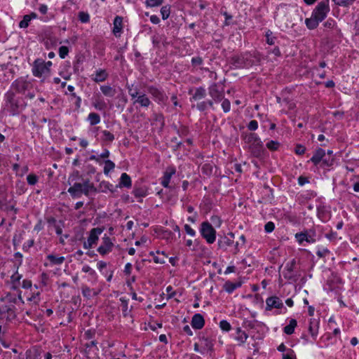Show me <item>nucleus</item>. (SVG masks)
<instances>
[{
    "mask_svg": "<svg viewBox=\"0 0 359 359\" xmlns=\"http://www.w3.org/2000/svg\"><path fill=\"white\" fill-rule=\"evenodd\" d=\"M18 300L24 304L21 292H19L17 297L11 294H8L1 299L0 304V320H4L6 322H11L15 318V304H17Z\"/></svg>",
    "mask_w": 359,
    "mask_h": 359,
    "instance_id": "1",
    "label": "nucleus"
},
{
    "mask_svg": "<svg viewBox=\"0 0 359 359\" xmlns=\"http://www.w3.org/2000/svg\"><path fill=\"white\" fill-rule=\"evenodd\" d=\"M95 191V186L89 179L83 180L82 183L75 182L68 189V192L73 198L79 197L82 194L88 196L90 192Z\"/></svg>",
    "mask_w": 359,
    "mask_h": 359,
    "instance_id": "2",
    "label": "nucleus"
},
{
    "mask_svg": "<svg viewBox=\"0 0 359 359\" xmlns=\"http://www.w3.org/2000/svg\"><path fill=\"white\" fill-rule=\"evenodd\" d=\"M248 142L250 144V149L254 156H260L264 151L262 141L255 133H251L248 136Z\"/></svg>",
    "mask_w": 359,
    "mask_h": 359,
    "instance_id": "3",
    "label": "nucleus"
},
{
    "mask_svg": "<svg viewBox=\"0 0 359 359\" xmlns=\"http://www.w3.org/2000/svg\"><path fill=\"white\" fill-rule=\"evenodd\" d=\"M330 11L329 0H324L317 4L312 14L321 22L325 19Z\"/></svg>",
    "mask_w": 359,
    "mask_h": 359,
    "instance_id": "4",
    "label": "nucleus"
},
{
    "mask_svg": "<svg viewBox=\"0 0 359 359\" xmlns=\"http://www.w3.org/2000/svg\"><path fill=\"white\" fill-rule=\"evenodd\" d=\"M200 232L207 243L212 244L215 241L216 231L208 222H202Z\"/></svg>",
    "mask_w": 359,
    "mask_h": 359,
    "instance_id": "5",
    "label": "nucleus"
},
{
    "mask_svg": "<svg viewBox=\"0 0 359 359\" xmlns=\"http://www.w3.org/2000/svg\"><path fill=\"white\" fill-rule=\"evenodd\" d=\"M316 232L313 229H310L295 234V238L299 244H302L304 241L309 243H313L316 241Z\"/></svg>",
    "mask_w": 359,
    "mask_h": 359,
    "instance_id": "6",
    "label": "nucleus"
},
{
    "mask_svg": "<svg viewBox=\"0 0 359 359\" xmlns=\"http://www.w3.org/2000/svg\"><path fill=\"white\" fill-rule=\"evenodd\" d=\"M231 64L237 68L247 67L252 65L248 54L236 55L231 58Z\"/></svg>",
    "mask_w": 359,
    "mask_h": 359,
    "instance_id": "7",
    "label": "nucleus"
},
{
    "mask_svg": "<svg viewBox=\"0 0 359 359\" xmlns=\"http://www.w3.org/2000/svg\"><path fill=\"white\" fill-rule=\"evenodd\" d=\"M33 75L41 78L42 76H47L49 75L48 68L44 64V60L42 59H36L33 63L32 67Z\"/></svg>",
    "mask_w": 359,
    "mask_h": 359,
    "instance_id": "8",
    "label": "nucleus"
},
{
    "mask_svg": "<svg viewBox=\"0 0 359 359\" xmlns=\"http://www.w3.org/2000/svg\"><path fill=\"white\" fill-rule=\"evenodd\" d=\"M103 229L99 227L93 228L90 231L89 236L86 242L83 243L85 249H90L93 246L97 244L99 239V236L102 233Z\"/></svg>",
    "mask_w": 359,
    "mask_h": 359,
    "instance_id": "9",
    "label": "nucleus"
},
{
    "mask_svg": "<svg viewBox=\"0 0 359 359\" xmlns=\"http://www.w3.org/2000/svg\"><path fill=\"white\" fill-rule=\"evenodd\" d=\"M114 248V243L111 238L106 234L102 238V243L97 248V251L101 255H105L112 251Z\"/></svg>",
    "mask_w": 359,
    "mask_h": 359,
    "instance_id": "10",
    "label": "nucleus"
},
{
    "mask_svg": "<svg viewBox=\"0 0 359 359\" xmlns=\"http://www.w3.org/2000/svg\"><path fill=\"white\" fill-rule=\"evenodd\" d=\"M209 95L217 102L224 98V89L218 83H212L208 88Z\"/></svg>",
    "mask_w": 359,
    "mask_h": 359,
    "instance_id": "11",
    "label": "nucleus"
},
{
    "mask_svg": "<svg viewBox=\"0 0 359 359\" xmlns=\"http://www.w3.org/2000/svg\"><path fill=\"white\" fill-rule=\"evenodd\" d=\"M148 93L152 96L155 101L158 102H163L167 100V96L161 89L150 86L147 88Z\"/></svg>",
    "mask_w": 359,
    "mask_h": 359,
    "instance_id": "12",
    "label": "nucleus"
},
{
    "mask_svg": "<svg viewBox=\"0 0 359 359\" xmlns=\"http://www.w3.org/2000/svg\"><path fill=\"white\" fill-rule=\"evenodd\" d=\"M29 87L30 83L22 78L16 79L11 85V88L19 93H24Z\"/></svg>",
    "mask_w": 359,
    "mask_h": 359,
    "instance_id": "13",
    "label": "nucleus"
},
{
    "mask_svg": "<svg viewBox=\"0 0 359 359\" xmlns=\"http://www.w3.org/2000/svg\"><path fill=\"white\" fill-rule=\"evenodd\" d=\"M175 173L176 168L174 166L170 165L167 167L161 179V185L165 188H168L170 179Z\"/></svg>",
    "mask_w": 359,
    "mask_h": 359,
    "instance_id": "14",
    "label": "nucleus"
},
{
    "mask_svg": "<svg viewBox=\"0 0 359 359\" xmlns=\"http://www.w3.org/2000/svg\"><path fill=\"white\" fill-rule=\"evenodd\" d=\"M266 308L268 311H271L272 309H281L283 307V303L282 300L276 297L272 296L266 299Z\"/></svg>",
    "mask_w": 359,
    "mask_h": 359,
    "instance_id": "15",
    "label": "nucleus"
},
{
    "mask_svg": "<svg viewBox=\"0 0 359 359\" xmlns=\"http://www.w3.org/2000/svg\"><path fill=\"white\" fill-rule=\"evenodd\" d=\"M205 320L201 314L196 313L194 315L191 319V325L194 329L200 330L203 328Z\"/></svg>",
    "mask_w": 359,
    "mask_h": 359,
    "instance_id": "16",
    "label": "nucleus"
},
{
    "mask_svg": "<svg viewBox=\"0 0 359 359\" xmlns=\"http://www.w3.org/2000/svg\"><path fill=\"white\" fill-rule=\"evenodd\" d=\"M113 33L116 36H120L123 29V18L121 16H116L114 20Z\"/></svg>",
    "mask_w": 359,
    "mask_h": 359,
    "instance_id": "17",
    "label": "nucleus"
},
{
    "mask_svg": "<svg viewBox=\"0 0 359 359\" xmlns=\"http://www.w3.org/2000/svg\"><path fill=\"white\" fill-rule=\"evenodd\" d=\"M92 105L97 110L102 111L107 108V104L100 95L94 96Z\"/></svg>",
    "mask_w": 359,
    "mask_h": 359,
    "instance_id": "18",
    "label": "nucleus"
},
{
    "mask_svg": "<svg viewBox=\"0 0 359 359\" xmlns=\"http://www.w3.org/2000/svg\"><path fill=\"white\" fill-rule=\"evenodd\" d=\"M325 156V151L321 148H318L314 152L313 156L311 158V161L316 165H318L323 158Z\"/></svg>",
    "mask_w": 359,
    "mask_h": 359,
    "instance_id": "19",
    "label": "nucleus"
},
{
    "mask_svg": "<svg viewBox=\"0 0 359 359\" xmlns=\"http://www.w3.org/2000/svg\"><path fill=\"white\" fill-rule=\"evenodd\" d=\"M108 76L109 74L105 69H100L95 72L92 79L96 83L103 82L108 78Z\"/></svg>",
    "mask_w": 359,
    "mask_h": 359,
    "instance_id": "20",
    "label": "nucleus"
},
{
    "mask_svg": "<svg viewBox=\"0 0 359 359\" xmlns=\"http://www.w3.org/2000/svg\"><path fill=\"white\" fill-rule=\"evenodd\" d=\"M38 15L36 13L32 12L29 15H25L23 16L22 20L19 23V27L20 28H27L28 27L29 22L33 19H36Z\"/></svg>",
    "mask_w": 359,
    "mask_h": 359,
    "instance_id": "21",
    "label": "nucleus"
},
{
    "mask_svg": "<svg viewBox=\"0 0 359 359\" xmlns=\"http://www.w3.org/2000/svg\"><path fill=\"white\" fill-rule=\"evenodd\" d=\"M49 261V265H61L65 260V258L62 256H57L53 254H50L46 257Z\"/></svg>",
    "mask_w": 359,
    "mask_h": 359,
    "instance_id": "22",
    "label": "nucleus"
},
{
    "mask_svg": "<svg viewBox=\"0 0 359 359\" xmlns=\"http://www.w3.org/2000/svg\"><path fill=\"white\" fill-rule=\"evenodd\" d=\"M131 185H132V181H131L130 177L126 172L122 173L121 178H120L119 184H118V185H117L118 188V187L130 188V187H131Z\"/></svg>",
    "mask_w": 359,
    "mask_h": 359,
    "instance_id": "23",
    "label": "nucleus"
},
{
    "mask_svg": "<svg viewBox=\"0 0 359 359\" xmlns=\"http://www.w3.org/2000/svg\"><path fill=\"white\" fill-rule=\"evenodd\" d=\"M81 292L83 296L87 299H90L93 297L97 296L99 293V292L95 291L93 289H90L86 285H83L81 286Z\"/></svg>",
    "mask_w": 359,
    "mask_h": 359,
    "instance_id": "24",
    "label": "nucleus"
},
{
    "mask_svg": "<svg viewBox=\"0 0 359 359\" xmlns=\"http://www.w3.org/2000/svg\"><path fill=\"white\" fill-rule=\"evenodd\" d=\"M100 90L102 94L106 97H113L116 93V89L109 85L101 86Z\"/></svg>",
    "mask_w": 359,
    "mask_h": 359,
    "instance_id": "25",
    "label": "nucleus"
},
{
    "mask_svg": "<svg viewBox=\"0 0 359 359\" xmlns=\"http://www.w3.org/2000/svg\"><path fill=\"white\" fill-rule=\"evenodd\" d=\"M248 338V335L245 331L242 330L241 327L236 328V335L235 339L239 342V345L243 344Z\"/></svg>",
    "mask_w": 359,
    "mask_h": 359,
    "instance_id": "26",
    "label": "nucleus"
},
{
    "mask_svg": "<svg viewBox=\"0 0 359 359\" xmlns=\"http://www.w3.org/2000/svg\"><path fill=\"white\" fill-rule=\"evenodd\" d=\"M100 187L102 192L106 193L107 191H109L112 194H114L118 189V186H114L108 182H102L100 184Z\"/></svg>",
    "mask_w": 359,
    "mask_h": 359,
    "instance_id": "27",
    "label": "nucleus"
},
{
    "mask_svg": "<svg viewBox=\"0 0 359 359\" xmlns=\"http://www.w3.org/2000/svg\"><path fill=\"white\" fill-rule=\"evenodd\" d=\"M320 22L313 14H311V18L305 20V24L309 29H316Z\"/></svg>",
    "mask_w": 359,
    "mask_h": 359,
    "instance_id": "28",
    "label": "nucleus"
},
{
    "mask_svg": "<svg viewBox=\"0 0 359 359\" xmlns=\"http://www.w3.org/2000/svg\"><path fill=\"white\" fill-rule=\"evenodd\" d=\"M134 103H138L142 107H148L151 102L146 95L142 94L137 97Z\"/></svg>",
    "mask_w": 359,
    "mask_h": 359,
    "instance_id": "29",
    "label": "nucleus"
},
{
    "mask_svg": "<svg viewBox=\"0 0 359 359\" xmlns=\"http://www.w3.org/2000/svg\"><path fill=\"white\" fill-rule=\"evenodd\" d=\"M241 286V282L233 283V282H231V281H226L224 284V289L228 293H231L236 289L240 287Z\"/></svg>",
    "mask_w": 359,
    "mask_h": 359,
    "instance_id": "30",
    "label": "nucleus"
},
{
    "mask_svg": "<svg viewBox=\"0 0 359 359\" xmlns=\"http://www.w3.org/2000/svg\"><path fill=\"white\" fill-rule=\"evenodd\" d=\"M201 341V346L202 347V349L203 352L205 351H211L213 347V343L211 339H210L208 337H202L200 339Z\"/></svg>",
    "mask_w": 359,
    "mask_h": 359,
    "instance_id": "31",
    "label": "nucleus"
},
{
    "mask_svg": "<svg viewBox=\"0 0 359 359\" xmlns=\"http://www.w3.org/2000/svg\"><path fill=\"white\" fill-rule=\"evenodd\" d=\"M22 277V276L18 273V269L11 276V285H12V287L13 289L18 288L19 285H20V281Z\"/></svg>",
    "mask_w": 359,
    "mask_h": 359,
    "instance_id": "32",
    "label": "nucleus"
},
{
    "mask_svg": "<svg viewBox=\"0 0 359 359\" xmlns=\"http://www.w3.org/2000/svg\"><path fill=\"white\" fill-rule=\"evenodd\" d=\"M48 222L49 224H53V228L55 231V233L57 235H61L62 233V227H63V223L60 221L59 222H57L55 218H50L48 220Z\"/></svg>",
    "mask_w": 359,
    "mask_h": 359,
    "instance_id": "33",
    "label": "nucleus"
},
{
    "mask_svg": "<svg viewBox=\"0 0 359 359\" xmlns=\"http://www.w3.org/2000/svg\"><path fill=\"white\" fill-rule=\"evenodd\" d=\"M229 236H231V238L229 237H224L222 240H219L218 241L219 248H226V247L231 246L233 244V241L232 238H233V234L230 233Z\"/></svg>",
    "mask_w": 359,
    "mask_h": 359,
    "instance_id": "34",
    "label": "nucleus"
},
{
    "mask_svg": "<svg viewBox=\"0 0 359 359\" xmlns=\"http://www.w3.org/2000/svg\"><path fill=\"white\" fill-rule=\"evenodd\" d=\"M151 255L153 256V259L155 263L157 264H164L167 259V256L164 252H157L156 255L153 252H151Z\"/></svg>",
    "mask_w": 359,
    "mask_h": 359,
    "instance_id": "35",
    "label": "nucleus"
},
{
    "mask_svg": "<svg viewBox=\"0 0 359 359\" xmlns=\"http://www.w3.org/2000/svg\"><path fill=\"white\" fill-rule=\"evenodd\" d=\"M297 320H294V319H291L290 320V323L289 325H286L284 329H283V331L286 334H292L294 333V328L297 327Z\"/></svg>",
    "mask_w": 359,
    "mask_h": 359,
    "instance_id": "36",
    "label": "nucleus"
},
{
    "mask_svg": "<svg viewBox=\"0 0 359 359\" xmlns=\"http://www.w3.org/2000/svg\"><path fill=\"white\" fill-rule=\"evenodd\" d=\"M309 331L311 335L316 337L318 331V323L315 320H311L309 327Z\"/></svg>",
    "mask_w": 359,
    "mask_h": 359,
    "instance_id": "37",
    "label": "nucleus"
},
{
    "mask_svg": "<svg viewBox=\"0 0 359 359\" xmlns=\"http://www.w3.org/2000/svg\"><path fill=\"white\" fill-rule=\"evenodd\" d=\"M205 95V89L203 87H199L196 89L195 93L193 95L192 99L194 100H199L204 98Z\"/></svg>",
    "mask_w": 359,
    "mask_h": 359,
    "instance_id": "38",
    "label": "nucleus"
},
{
    "mask_svg": "<svg viewBox=\"0 0 359 359\" xmlns=\"http://www.w3.org/2000/svg\"><path fill=\"white\" fill-rule=\"evenodd\" d=\"M87 120L91 126H95L100 122V116L97 113L91 112L88 114Z\"/></svg>",
    "mask_w": 359,
    "mask_h": 359,
    "instance_id": "39",
    "label": "nucleus"
},
{
    "mask_svg": "<svg viewBox=\"0 0 359 359\" xmlns=\"http://www.w3.org/2000/svg\"><path fill=\"white\" fill-rule=\"evenodd\" d=\"M41 353L36 349L28 350L26 352V359H41Z\"/></svg>",
    "mask_w": 359,
    "mask_h": 359,
    "instance_id": "40",
    "label": "nucleus"
},
{
    "mask_svg": "<svg viewBox=\"0 0 359 359\" xmlns=\"http://www.w3.org/2000/svg\"><path fill=\"white\" fill-rule=\"evenodd\" d=\"M115 168V164L110 160H106L104 161V173L106 175H108L109 172L113 170Z\"/></svg>",
    "mask_w": 359,
    "mask_h": 359,
    "instance_id": "41",
    "label": "nucleus"
},
{
    "mask_svg": "<svg viewBox=\"0 0 359 359\" xmlns=\"http://www.w3.org/2000/svg\"><path fill=\"white\" fill-rule=\"evenodd\" d=\"M102 140L104 142H111L114 140V135L108 130L102 131Z\"/></svg>",
    "mask_w": 359,
    "mask_h": 359,
    "instance_id": "42",
    "label": "nucleus"
},
{
    "mask_svg": "<svg viewBox=\"0 0 359 359\" xmlns=\"http://www.w3.org/2000/svg\"><path fill=\"white\" fill-rule=\"evenodd\" d=\"M133 193L137 198L145 197L147 195V191L144 188H135Z\"/></svg>",
    "mask_w": 359,
    "mask_h": 359,
    "instance_id": "43",
    "label": "nucleus"
},
{
    "mask_svg": "<svg viewBox=\"0 0 359 359\" xmlns=\"http://www.w3.org/2000/svg\"><path fill=\"white\" fill-rule=\"evenodd\" d=\"M161 13L163 20L168 19L170 13V6L168 5L163 6L161 8Z\"/></svg>",
    "mask_w": 359,
    "mask_h": 359,
    "instance_id": "44",
    "label": "nucleus"
},
{
    "mask_svg": "<svg viewBox=\"0 0 359 359\" xmlns=\"http://www.w3.org/2000/svg\"><path fill=\"white\" fill-rule=\"evenodd\" d=\"M266 42L269 45H274L276 41V37L273 35L272 32L268 30L266 33Z\"/></svg>",
    "mask_w": 359,
    "mask_h": 359,
    "instance_id": "45",
    "label": "nucleus"
},
{
    "mask_svg": "<svg viewBox=\"0 0 359 359\" xmlns=\"http://www.w3.org/2000/svg\"><path fill=\"white\" fill-rule=\"evenodd\" d=\"M279 146L280 143L274 140H271L266 143V147L271 151H276Z\"/></svg>",
    "mask_w": 359,
    "mask_h": 359,
    "instance_id": "46",
    "label": "nucleus"
},
{
    "mask_svg": "<svg viewBox=\"0 0 359 359\" xmlns=\"http://www.w3.org/2000/svg\"><path fill=\"white\" fill-rule=\"evenodd\" d=\"M0 209L6 211L14 210L16 212V209H15L13 204H6L3 201H0Z\"/></svg>",
    "mask_w": 359,
    "mask_h": 359,
    "instance_id": "47",
    "label": "nucleus"
},
{
    "mask_svg": "<svg viewBox=\"0 0 359 359\" xmlns=\"http://www.w3.org/2000/svg\"><path fill=\"white\" fill-rule=\"evenodd\" d=\"M320 163H321L320 166H322V167H330V166H332L333 165L334 158H330V157L327 158L325 156L324 158H323V160L321 161Z\"/></svg>",
    "mask_w": 359,
    "mask_h": 359,
    "instance_id": "48",
    "label": "nucleus"
},
{
    "mask_svg": "<svg viewBox=\"0 0 359 359\" xmlns=\"http://www.w3.org/2000/svg\"><path fill=\"white\" fill-rule=\"evenodd\" d=\"M282 359H297V358L293 350L287 349V353L283 354Z\"/></svg>",
    "mask_w": 359,
    "mask_h": 359,
    "instance_id": "49",
    "label": "nucleus"
},
{
    "mask_svg": "<svg viewBox=\"0 0 359 359\" xmlns=\"http://www.w3.org/2000/svg\"><path fill=\"white\" fill-rule=\"evenodd\" d=\"M219 327L223 331L228 332L231 330V326L228 321H226L225 320H222L219 323Z\"/></svg>",
    "mask_w": 359,
    "mask_h": 359,
    "instance_id": "50",
    "label": "nucleus"
},
{
    "mask_svg": "<svg viewBox=\"0 0 359 359\" xmlns=\"http://www.w3.org/2000/svg\"><path fill=\"white\" fill-rule=\"evenodd\" d=\"M163 0H146V5L148 7L158 6L162 4Z\"/></svg>",
    "mask_w": 359,
    "mask_h": 359,
    "instance_id": "51",
    "label": "nucleus"
},
{
    "mask_svg": "<svg viewBox=\"0 0 359 359\" xmlns=\"http://www.w3.org/2000/svg\"><path fill=\"white\" fill-rule=\"evenodd\" d=\"M337 5L341 6H348L352 4L355 0H332Z\"/></svg>",
    "mask_w": 359,
    "mask_h": 359,
    "instance_id": "52",
    "label": "nucleus"
},
{
    "mask_svg": "<svg viewBox=\"0 0 359 359\" xmlns=\"http://www.w3.org/2000/svg\"><path fill=\"white\" fill-rule=\"evenodd\" d=\"M222 107L223 111L225 113L229 112L231 109V103H230L229 100L227 99L223 98L222 102Z\"/></svg>",
    "mask_w": 359,
    "mask_h": 359,
    "instance_id": "53",
    "label": "nucleus"
},
{
    "mask_svg": "<svg viewBox=\"0 0 359 359\" xmlns=\"http://www.w3.org/2000/svg\"><path fill=\"white\" fill-rule=\"evenodd\" d=\"M27 180L29 184L30 185H34L38 182V177L34 174H29L27 177Z\"/></svg>",
    "mask_w": 359,
    "mask_h": 359,
    "instance_id": "54",
    "label": "nucleus"
},
{
    "mask_svg": "<svg viewBox=\"0 0 359 359\" xmlns=\"http://www.w3.org/2000/svg\"><path fill=\"white\" fill-rule=\"evenodd\" d=\"M69 53V48L67 46H62L59 48V55L61 58L64 59Z\"/></svg>",
    "mask_w": 359,
    "mask_h": 359,
    "instance_id": "55",
    "label": "nucleus"
},
{
    "mask_svg": "<svg viewBox=\"0 0 359 359\" xmlns=\"http://www.w3.org/2000/svg\"><path fill=\"white\" fill-rule=\"evenodd\" d=\"M128 93L131 96L132 98H137L138 95V89L135 87L133 88V86L128 88Z\"/></svg>",
    "mask_w": 359,
    "mask_h": 359,
    "instance_id": "56",
    "label": "nucleus"
},
{
    "mask_svg": "<svg viewBox=\"0 0 359 359\" xmlns=\"http://www.w3.org/2000/svg\"><path fill=\"white\" fill-rule=\"evenodd\" d=\"M39 292H32V294L31 297H28L27 300L29 302H34L36 304H38L39 299Z\"/></svg>",
    "mask_w": 359,
    "mask_h": 359,
    "instance_id": "57",
    "label": "nucleus"
},
{
    "mask_svg": "<svg viewBox=\"0 0 359 359\" xmlns=\"http://www.w3.org/2000/svg\"><path fill=\"white\" fill-rule=\"evenodd\" d=\"M14 257L16 259V263H15L16 267H17V269H18L19 266L22 263V255L20 252H16V253H15Z\"/></svg>",
    "mask_w": 359,
    "mask_h": 359,
    "instance_id": "58",
    "label": "nucleus"
},
{
    "mask_svg": "<svg viewBox=\"0 0 359 359\" xmlns=\"http://www.w3.org/2000/svg\"><path fill=\"white\" fill-rule=\"evenodd\" d=\"M248 128L250 130H256L258 128V122L256 120H252L248 125Z\"/></svg>",
    "mask_w": 359,
    "mask_h": 359,
    "instance_id": "59",
    "label": "nucleus"
},
{
    "mask_svg": "<svg viewBox=\"0 0 359 359\" xmlns=\"http://www.w3.org/2000/svg\"><path fill=\"white\" fill-rule=\"evenodd\" d=\"M274 229H275V225H274V223L272 222H268L264 226L265 231L267 233L272 232L274 230Z\"/></svg>",
    "mask_w": 359,
    "mask_h": 359,
    "instance_id": "60",
    "label": "nucleus"
},
{
    "mask_svg": "<svg viewBox=\"0 0 359 359\" xmlns=\"http://www.w3.org/2000/svg\"><path fill=\"white\" fill-rule=\"evenodd\" d=\"M82 271L85 272V273H88L90 276H95V274H96L95 270H93L88 265H84L82 267Z\"/></svg>",
    "mask_w": 359,
    "mask_h": 359,
    "instance_id": "61",
    "label": "nucleus"
},
{
    "mask_svg": "<svg viewBox=\"0 0 359 359\" xmlns=\"http://www.w3.org/2000/svg\"><path fill=\"white\" fill-rule=\"evenodd\" d=\"M306 148L305 147L298 144L295 147L294 151L297 155H302L305 153Z\"/></svg>",
    "mask_w": 359,
    "mask_h": 359,
    "instance_id": "62",
    "label": "nucleus"
},
{
    "mask_svg": "<svg viewBox=\"0 0 359 359\" xmlns=\"http://www.w3.org/2000/svg\"><path fill=\"white\" fill-rule=\"evenodd\" d=\"M22 287L24 288V289H31V290L32 291V281L29 280H27V279H25L22 280Z\"/></svg>",
    "mask_w": 359,
    "mask_h": 359,
    "instance_id": "63",
    "label": "nucleus"
},
{
    "mask_svg": "<svg viewBox=\"0 0 359 359\" xmlns=\"http://www.w3.org/2000/svg\"><path fill=\"white\" fill-rule=\"evenodd\" d=\"M79 20L82 22H87L89 21V18H90L89 15L87 13H85L83 12L79 13Z\"/></svg>",
    "mask_w": 359,
    "mask_h": 359,
    "instance_id": "64",
    "label": "nucleus"
}]
</instances>
